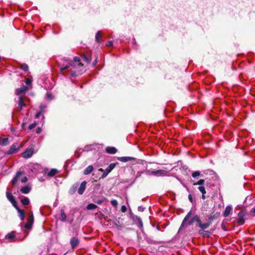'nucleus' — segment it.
Wrapping results in <instances>:
<instances>
[{
	"instance_id": "obj_1",
	"label": "nucleus",
	"mask_w": 255,
	"mask_h": 255,
	"mask_svg": "<svg viewBox=\"0 0 255 255\" xmlns=\"http://www.w3.org/2000/svg\"><path fill=\"white\" fill-rule=\"evenodd\" d=\"M80 58L78 57L74 58V61L68 59L64 60L63 63H59L60 71L63 75H65V71L70 72V76L75 77L80 74L79 68L82 67L83 64L80 62Z\"/></svg>"
},
{
	"instance_id": "obj_2",
	"label": "nucleus",
	"mask_w": 255,
	"mask_h": 255,
	"mask_svg": "<svg viewBox=\"0 0 255 255\" xmlns=\"http://www.w3.org/2000/svg\"><path fill=\"white\" fill-rule=\"evenodd\" d=\"M214 217L213 216L209 215L208 216V220L205 223H202L200 216L196 214L188 221V224L189 226H191L193 225L194 223H196V227H198L201 229L198 231L199 235L203 237H209L211 233L209 231H205V230L211 226L212 221Z\"/></svg>"
},
{
	"instance_id": "obj_3",
	"label": "nucleus",
	"mask_w": 255,
	"mask_h": 255,
	"mask_svg": "<svg viewBox=\"0 0 255 255\" xmlns=\"http://www.w3.org/2000/svg\"><path fill=\"white\" fill-rule=\"evenodd\" d=\"M118 164H119L118 162L112 163L105 170H104L102 168H100L99 171L103 172V174L102 175V178H105L106 177L108 174L110 173Z\"/></svg>"
},
{
	"instance_id": "obj_4",
	"label": "nucleus",
	"mask_w": 255,
	"mask_h": 255,
	"mask_svg": "<svg viewBox=\"0 0 255 255\" xmlns=\"http://www.w3.org/2000/svg\"><path fill=\"white\" fill-rule=\"evenodd\" d=\"M34 153V149L33 148H27L21 154V156L24 158H28L31 157Z\"/></svg>"
},
{
	"instance_id": "obj_5",
	"label": "nucleus",
	"mask_w": 255,
	"mask_h": 255,
	"mask_svg": "<svg viewBox=\"0 0 255 255\" xmlns=\"http://www.w3.org/2000/svg\"><path fill=\"white\" fill-rule=\"evenodd\" d=\"M246 215V213L245 211H241L238 215L237 222L240 225H243L245 223V216Z\"/></svg>"
},
{
	"instance_id": "obj_6",
	"label": "nucleus",
	"mask_w": 255,
	"mask_h": 255,
	"mask_svg": "<svg viewBox=\"0 0 255 255\" xmlns=\"http://www.w3.org/2000/svg\"><path fill=\"white\" fill-rule=\"evenodd\" d=\"M6 195L7 199L11 203L12 206L16 208V201L8 189H7Z\"/></svg>"
},
{
	"instance_id": "obj_7",
	"label": "nucleus",
	"mask_w": 255,
	"mask_h": 255,
	"mask_svg": "<svg viewBox=\"0 0 255 255\" xmlns=\"http://www.w3.org/2000/svg\"><path fill=\"white\" fill-rule=\"evenodd\" d=\"M16 238V233L15 231H12L8 233L5 236V240H7L8 242H14Z\"/></svg>"
},
{
	"instance_id": "obj_8",
	"label": "nucleus",
	"mask_w": 255,
	"mask_h": 255,
	"mask_svg": "<svg viewBox=\"0 0 255 255\" xmlns=\"http://www.w3.org/2000/svg\"><path fill=\"white\" fill-rule=\"evenodd\" d=\"M151 174L156 176H165L168 175V172L164 170L153 171Z\"/></svg>"
},
{
	"instance_id": "obj_9",
	"label": "nucleus",
	"mask_w": 255,
	"mask_h": 255,
	"mask_svg": "<svg viewBox=\"0 0 255 255\" xmlns=\"http://www.w3.org/2000/svg\"><path fill=\"white\" fill-rule=\"evenodd\" d=\"M31 189V184L30 183H28L26 185L22 187L20 189V191L23 194H27L30 192Z\"/></svg>"
},
{
	"instance_id": "obj_10",
	"label": "nucleus",
	"mask_w": 255,
	"mask_h": 255,
	"mask_svg": "<svg viewBox=\"0 0 255 255\" xmlns=\"http://www.w3.org/2000/svg\"><path fill=\"white\" fill-rule=\"evenodd\" d=\"M192 214V211H190L186 215V216L184 217L182 224L180 226V227L179 230V232L183 228H184L185 225L186 224L187 221H188L189 219L190 218L191 215Z\"/></svg>"
},
{
	"instance_id": "obj_11",
	"label": "nucleus",
	"mask_w": 255,
	"mask_h": 255,
	"mask_svg": "<svg viewBox=\"0 0 255 255\" xmlns=\"http://www.w3.org/2000/svg\"><path fill=\"white\" fill-rule=\"evenodd\" d=\"M33 222V216L32 213H31L30 218L29 219V220H28L27 223H26L24 225V228L26 229H30L31 228Z\"/></svg>"
},
{
	"instance_id": "obj_12",
	"label": "nucleus",
	"mask_w": 255,
	"mask_h": 255,
	"mask_svg": "<svg viewBox=\"0 0 255 255\" xmlns=\"http://www.w3.org/2000/svg\"><path fill=\"white\" fill-rule=\"evenodd\" d=\"M19 180L21 183H25L27 181L26 176H22V172L20 171L17 172V181Z\"/></svg>"
},
{
	"instance_id": "obj_13",
	"label": "nucleus",
	"mask_w": 255,
	"mask_h": 255,
	"mask_svg": "<svg viewBox=\"0 0 255 255\" xmlns=\"http://www.w3.org/2000/svg\"><path fill=\"white\" fill-rule=\"evenodd\" d=\"M79 243V240L75 237H73L70 240V244L73 249L76 248L78 246Z\"/></svg>"
},
{
	"instance_id": "obj_14",
	"label": "nucleus",
	"mask_w": 255,
	"mask_h": 255,
	"mask_svg": "<svg viewBox=\"0 0 255 255\" xmlns=\"http://www.w3.org/2000/svg\"><path fill=\"white\" fill-rule=\"evenodd\" d=\"M117 149L113 146H108L106 148V151L109 154H114L117 152Z\"/></svg>"
},
{
	"instance_id": "obj_15",
	"label": "nucleus",
	"mask_w": 255,
	"mask_h": 255,
	"mask_svg": "<svg viewBox=\"0 0 255 255\" xmlns=\"http://www.w3.org/2000/svg\"><path fill=\"white\" fill-rule=\"evenodd\" d=\"M86 182L85 181L81 183L80 186L78 190V193L80 195H82L84 193L86 188Z\"/></svg>"
},
{
	"instance_id": "obj_16",
	"label": "nucleus",
	"mask_w": 255,
	"mask_h": 255,
	"mask_svg": "<svg viewBox=\"0 0 255 255\" xmlns=\"http://www.w3.org/2000/svg\"><path fill=\"white\" fill-rule=\"evenodd\" d=\"M117 159L120 161L126 162L129 160H134V158L129 156H123L118 157Z\"/></svg>"
},
{
	"instance_id": "obj_17",
	"label": "nucleus",
	"mask_w": 255,
	"mask_h": 255,
	"mask_svg": "<svg viewBox=\"0 0 255 255\" xmlns=\"http://www.w3.org/2000/svg\"><path fill=\"white\" fill-rule=\"evenodd\" d=\"M232 211V207L231 206H227L223 213L224 217H227Z\"/></svg>"
},
{
	"instance_id": "obj_18",
	"label": "nucleus",
	"mask_w": 255,
	"mask_h": 255,
	"mask_svg": "<svg viewBox=\"0 0 255 255\" xmlns=\"http://www.w3.org/2000/svg\"><path fill=\"white\" fill-rule=\"evenodd\" d=\"M27 91L28 87L24 85H22V86L21 88L17 89V95L19 94H24Z\"/></svg>"
},
{
	"instance_id": "obj_19",
	"label": "nucleus",
	"mask_w": 255,
	"mask_h": 255,
	"mask_svg": "<svg viewBox=\"0 0 255 255\" xmlns=\"http://www.w3.org/2000/svg\"><path fill=\"white\" fill-rule=\"evenodd\" d=\"M18 107L19 108V110H21L23 107H24L25 106L24 103V97H23L22 96H20L18 97Z\"/></svg>"
},
{
	"instance_id": "obj_20",
	"label": "nucleus",
	"mask_w": 255,
	"mask_h": 255,
	"mask_svg": "<svg viewBox=\"0 0 255 255\" xmlns=\"http://www.w3.org/2000/svg\"><path fill=\"white\" fill-rule=\"evenodd\" d=\"M17 211L18 213V216L21 220H23L25 217V211L24 210L19 209L17 207Z\"/></svg>"
},
{
	"instance_id": "obj_21",
	"label": "nucleus",
	"mask_w": 255,
	"mask_h": 255,
	"mask_svg": "<svg viewBox=\"0 0 255 255\" xmlns=\"http://www.w3.org/2000/svg\"><path fill=\"white\" fill-rule=\"evenodd\" d=\"M94 169L93 166L92 165H89L84 170V174L88 175L90 174Z\"/></svg>"
},
{
	"instance_id": "obj_22",
	"label": "nucleus",
	"mask_w": 255,
	"mask_h": 255,
	"mask_svg": "<svg viewBox=\"0 0 255 255\" xmlns=\"http://www.w3.org/2000/svg\"><path fill=\"white\" fill-rule=\"evenodd\" d=\"M198 190L202 193V198L203 199H206L205 194L206 193V191L205 187L203 186H200L198 188Z\"/></svg>"
},
{
	"instance_id": "obj_23",
	"label": "nucleus",
	"mask_w": 255,
	"mask_h": 255,
	"mask_svg": "<svg viewBox=\"0 0 255 255\" xmlns=\"http://www.w3.org/2000/svg\"><path fill=\"white\" fill-rule=\"evenodd\" d=\"M20 202L23 205L25 206L28 205L30 203L29 198L26 197H23L22 199H21Z\"/></svg>"
},
{
	"instance_id": "obj_24",
	"label": "nucleus",
	"mask_w": 255,
	"mask_h": 255,
	"mask_svg": "<svg viewBox=\"0 0 255 255\" xmlns=\"http://www.w3.org/2000/svg\"><path fill=\"white\" fill-rule=\"evenodd\" d=\"M60 215H61V220L63 222H65L66 220V215L64 213V211L63 209H61L60 211Z\"/></svg>"
},
{
	"instance_id": "obj_25",
	"label": "nucleus",
	"mask_w": 255,
	"mask_h": 255,
	"mask_svg": "<svg viewBox=\"0 0 255 255\" xmlns=\"http://www.w3.org/2000/svg\"><path fill=\"white\" fill-rule=\"evenodd\" d=\"M58 171L56 169H52L50 170V171L48 173L47 175L49 176L52 177L54 176L57 173Z\"/></svg>"
},
{
	"instance_id": "obj_26",
	"label": "nucleus",
	"mask_w": 255,
	"mask_h": 255,
	"mask_svg": "<svg viewBox=\"0 0 255 255\" xmlns=\"http://www.w3.org/2000/svg\"><path fill=\"white\" fill-rule=\"evenodd\" d=\"M1 139V144L3 146H5L8 144V138L5 137L4 138L1 139L0 138V140Z\"/></svg>"
},
{
	"instance_id": "obj_27",
	"label": "nucleus",
	"mask_w": 255,
	"mask_h": 255,
	"mask_svg": "<svg viewBox=\"0 0 255 255\" xmlns=\"http://www.w3.org/2000/svg\"><path fill=\"white\" fill-rule=\"evenodd\" d=\"M97 207V206L94 204L91 203L87 206V209L89 210L95 209Z\"/></svg>"
},
{
	"instance_id": "obj_28",
	"label": "nucleus",
	"mask_w": 255,
	"mask_h": 255,
	"mask_svg": "<svg viewBox=\"0 0 255 255\" xmlns=\"http://www.w3.org/2000/svg\"><path fill=\"white\" fill-rule=\"evenodd\" d=\"M16 151V145L13 144L10 150L7 152L8 154H11L14 153Z\"/></svg>"
},
{
	"instance_id": "obj_29",
	"label": "nucleus",
	"mask_w": 255,
	"mask_h": 255,
	"mask_svg": "<svg viewBox=\"0 0 255 255\" xmlns=\"http://www.w3.org/2000/svg\"><path fill=\"white\" fill-rule=\"evenodd\" d=\"M101 34L100 31H98L96 34L95 39H96V41L98 43L100 42V39L101 37Z\"/></svg>"
},
{
	"instance_id": "obj_30",
	"label": "nucleus",
	"mask_w": 255,
	"mask_h": 255,
	"mask_svg": "<svg viewBox=\"0 0 255 255\" xmlns=\"http://www.w3.org/2000/svg\"><path fill=\"white\" fill-rule=\"evenodd\" d=\"M82 58L83 60H84L88 63H89L91 61V58H88L87 56H86L84 54L82 55Z\"/></svg>"
},
{
	"instance_id": "obj_31",
	"label": "nucleus",
	"mask_w": 255,
	"mask_h": 255,
	"mask_svg": "<svg viewBox=\"0 0 255 255\" xmlns=\"http://www.w3.org/2000/svg\"><path fill=\"white\" fill-rule=\"evenodd\" d=\"M205 182V180L204 179H200L199 181H198L197 182L193 183L194 185H201L202 186L204 185Z\"/></svg>"
},
{
	"instance_id": "obj_32",
	"label": "nucleus",
	"mask_w": 255,
	"mask_h": 255,
	"mask_svg": "<svg viewBox=\"0 0 255 255\" xmlns=\"http://www.w3.org/2000/svg\"><path fill=\"white\" fill-rule=\"evenodd\" d=\"M136 220L138 221V223L139 224L138 227L140 228H142V227H143V223H142V220H141V218L139 217L136 216Z\"/></svg>"
},
{
	"instance_id": "obj_33",
	"label": "nucleus",
	"mask_w": 255,
	"mask_h": 255,
	"mask_svg": "<svg viewBox=\"0 0 255 255\" xmlns=\"http://www.w3.org/2000/svg\"><path fill=\"white\" fill-rule=\"evenodd\" d=\"M21 69L23 70L24 71H26L28 70V67L27 65L25 64H21L20 66Z\"/></svg>"
},
{
	"instance_id": "obj_34",
	"label": "nucleus",
	"mask_w": 255,
	"mask_h": 255,
	"mask_svg": "<svg viewBox=\"0 0 255 255\" xmlns=\"http://www.w3.org/2000/svg\"><path fill=\"white\" fill-rule=\"evenodd\" d=\"M200 175V172L198 171H196L192 173V176L193 178H196L199 176Z\"/></svg>"
},
{
	"instance_id": "obj_35",
	"label": "nucleus",
	"mask_w": 255,
	"mask_h": 255,
	"mask_svg": "<svg viewBox=\"0 0 255 255\" xmlns=\"http://www.w3.org/2000/svg\"><path fill=\"white\" fill-rule=\"evenodd\" d=\"M111 203L114 207H116L118 205V202L115 199L111 200Z\"/></svg>"
},
{
	"instance_id": "obj_36",
	"label": "nucleus",
	"mask_w": 255,
	"mask_h": 255,
	"mask_svg": "<svg viewBox=\"0 0 255 255\" xmlns=\"http://www.w3.org/2000/svg\"><path fill=\"white\" fill-rule=\"evenodd\" d=\"M36 123H34L29 126L28 128L29 129H32L33 128H34L36 127Z\"/></svg>"
},
{
	"instance_id": "obj_37",
	"label": "nucleus",
	"mask_w": 255,
	"mask_h": 255,
	"mask_svg": "<svg viewBox=\"0 0 255 255\" xmlns=\"http://www.w3.org/2000/svg\"><path fill=\"white\" fill-rule=\"evenodd\" d=\"M31 82H32V80L30 79H29L28 78H26V81H25L26 85L31 84Z\"/></svg>"
},
{
	"instance_id": "obj_38",
	"label": "nucleus",
	"mask_w": 255,
	"mask_h": 255,
	"mask_svg": "<svg viewBox=\"0 0 255 255\" xmlns=\"http://www.w3.org/2000/svg\"><path fill=\"white\" fill-rule=\"evenodd\" d=\"M127 211V207L125 205H123L121 207V211L123 213L126 212Z\"/></svg>"
},
{
	"instance_id": "obj_39",
	"label": "nucleus",
	"mask_w": 255,
	"mask_h": 255,
	"mask_svg": "<svg viewBox=\"0 0 255 255\" xmlns=\"http://www.w3.org/2000/svg\"><path fill=\"white\" fill-rule=\"evenodd\" d=\"M41 131H42L41 128H40V127H38L36 128V133L39 134V133H40L41 132Z\"/></svg>"
},
{
	"instance_id": "obj_40",
	"label": "nucleus",
	"mask_w": 255,
	"mask_h": 255,
	"mask_svg": "<svg viewBox=\"0 0 255 255\" xmlns=\"http://www.w3.org/2000/svg\"><path fill=\"white\" fill-rule=\"evenodd\" d=\"M46 97H47V99H48L49 100H51L52 99V95L49 93H47Z\"/></svg>"
},
{
	"instance_id": "obj_41",
	"label": "nucleus",
	"mask_w": 255,
	"mask_h": 255,
	"mask_svg": "<svg viewBox=\"0 0 255 255\" xmlns=\"http://www.w3.org/2000/svg\"><path fill=\"white\" fill-rule=\"evenodd\" d=\"M113 45V42L112 41H108L106 43L107 46H111Z\"/></svg>"
},
{
	"instance_id": "obj_42",
	"label": "nucleus",
	"mask_w": 255,
	"mask_h": 255,
	"mask_svg": "<svg viewBox=\"0 0 255 255\" xmlns=\"http://www.w3.org/2000/svg\"><path fill=\"white\" fill-rule=\"evenodd\" d=\"M11 181L13 185H14L16 183V175L13 177Z\"/></svg>"
},
{
	"instance_id": "obj_43",
	"label": "nucleus",
	"mask_w": 255,
	"mask_h": 255,
	"mask_svg": "<svg viewBox=\"0 0 255 255\" xmlns=\"http://www.w3.org/2000/svg\"><path fill=\"white\" fill-rule=\"evenodd\" d=\"M144 210V208L142 207V206H139L138 207V210L140 212L143 211Z\"/></svg>"
},
{
	"instance_id": "obj_44",
	"label": "nucleus",
	"mask_w": 255,
	"mask_h": 255,
	"mask_svg": "<svg viewBox=\"0 0 255 255\" xmlns=\"http://www.w3.org/2000/svg\"><path fill=\"white\" fill-rule=\"evenodd\" d=\"M41 111H40L39 112H38L36 115H35V117L36 118H38L40 117V116L41 115Z\"/></svg>"
},
{
	"instance_id": "obj_45",
	"label": "nucleus",
	"mask_w": 255,
	"mask_h": 255,
	"mask_svg": "<svg viewBox=\"0 0 255 255\" xmlns=\"http://www.w3.org/2000/svg\"><path fill=\"white\" fill-rule=\"evenodd\" d=\"M188 199H189V200L191 202H193V199H192V195L191 194H189L188 195Z\"/></svg>"
},
{
	"instance_id": "obj_46",
	"label": "nucleus",
	"mask_w": 255,
	"mask_h": 255,
	"mask_svg": "<svg viewBox=\"0 0 255 255\" xmlns=\"http://www.w3.org/2000/svg\"><path fill=\"white\" fill-rule=\"evenodd\" d=\"M142 173L143 172H138L136 174V177L137 178L138 177H139Z\"/></svg>"
},
{
	"instance_id": "obj_47",
	"label": "nucleus",
	"mask_w": 255,
	"mask_h": 255,
	"mask_svg": "<svg viewBox=\"0 0 255 255\" xmlns=\"http://www.w3.org/2000/svg\"><path fill=\"white\" fill-rule=\"evenodd\" d=\"M97 60H95V61L93 62V66L96 65V64H97Z\"/></svg>"
},
{
	"instance_id": "obj_48",
	"label": "nucleus",
	"mask_w": 255,
	"mask_h": 255,
	"mask_svg": "<svg viewBox=\"0 0 255 255\" xmlns=\"http://www.w3.org/2000/svg\"><path fill=\"white\" fill-rule=\"evenodd\" d=\"M11 131H14V128H11Z\"/></svg>"
}]
</instances>
